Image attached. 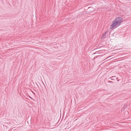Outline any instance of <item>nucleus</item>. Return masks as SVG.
Here are the masks:
<instances>
[{
    "label": "nucleus",
    "instance_id": "nucleus-5",
    "mask_svg": "<svg viewBox=\"0 0 131 131\" xmlns=\"http://www.w3.org/2000/svg\"><path fill=\"white\" fill-rule=\"evenodd\" d=\"M109 82L110 83H112L113 82L112 81H109Z\"/></svg>",
    "mask_w": 131,
    "mask_h": 131
},
{
    "label": "nucleus",
    "instance_id": "nucleus-2",
    "mask_svg": "<svg viewBox=\"0 0 131 131\" xmlns=\"http://www.w3.org/2000/svg\"><path fill=\"white\" fill-rule=\"evenodd\" d=\"M115 19L120 24L123 22V19L121 17H118Z\"/></svg>",
    "mask_w": 131,
    "mask_h": 131
},
{
    "label": "nucleus",
    "instance_id": "nucleus-1",
    "mask_svg": "<svg viewBox=\"0 0 131 131\" xmlns=\"http://www.w3.org/2000/svg\"><path fill=\"white\" fill-rule=\"evenodd\" d=\"M120 25V24L114 19L112 21L110 29H114L119 26Z\"/></svg>",
    "mask_w": 131,
    "mask_h": 131
},
{
    "label": "nucleus",
    "instance_id": "nucleus-4",
    "mask_svg": "<svg viewBox=\"0 0 131 131\" xmlns=\"http://www.w3.org/2000/svg\"><path fill=\"white\" fill-rule=\"evenodd\" d=\"M99 52H98V51H97V52H96L95 53H93V54H99Z\"/></svg>",
    "mask_w": 131,
    "mask_h": 131
},
{
    "label": "nucleus",
    "instance_id": "nucleus-9",
    "mask_svg": "<svg viewBox=\"0 0 131 131\" xmlns=\"http://www.w3.org/2000/svg\"><path fill=\"white\" fill-rule=\"evenodd\" d=\"M122 123H124V122H123Z\"/></svg>",
    "mask_w": 131,
    "mask_h": 131
},
{
    "label": "nucleus",
    "instance_id": "nucleus-8",
    "mask_svg": "<svg viewBox=\"0 0 131 131\" xmlns=\"http://www.w3.org/2000/svg\"><path fill=\"white\" fill-rule=\"evenodd\" d=\"M111 80H113V79H111Z\"/></svg>",
    "mask_w": 131,
    "mask_h": 131
},
{
    "label": "nucleus",
    "instance_id": "nucleus-3",
    "mask_svg": "<svg viewBox=\"0 0 131 131\" xmlns=\"http://www.w3.org/2000/svg\"><path fill=\"white\" fill-rule=\"evenodd\" d=\"M107 31L105 32L104 34L103 35L102 37L103 38H106V37L107 36Z\"/></svg>",
    "mask_w": 131,
    "mask_h": 131
},
{
    "label": "nucleus",
    "instance_id": "nucleus-6",
    "mask_svg": "<svg viewBox=\"0 0 131 131\" xmlns=\"http://www.w3.org/2000/svg\"><path fill=\"white\" fill-rule=\"evenodd\" d=\"M97 58V57H95L94 58V59L95 58Z\"/></svg>",
    "mask_w": 131,
    "mask_h": 131
},
{
    "label": "nucleus",
    "instance_id": "nucleus-7",
    "mask_svg": "<svg viewBox=\"0 0 131 131\" xmlns=\"http://www.w3.org/2000/svg\"><path fill=\"white\" fill-rule=\"evenodd\" d=\"M117 81H119V80H118Z\"/></svg>",
    "mask_w": 131,
    "mask_h": 131
}]
</instances>
